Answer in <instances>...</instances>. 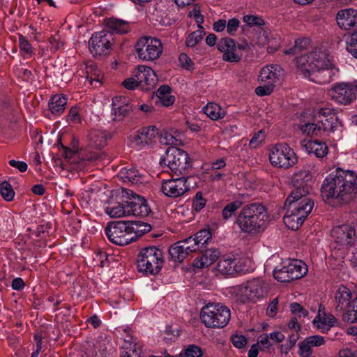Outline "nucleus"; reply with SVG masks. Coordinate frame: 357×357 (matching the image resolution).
<instances>
[{"label": "nucleus", "mask_w": 357, "mask_h": 357, "mask_svg": "<svg viewBox=\"0 0 357 357\" xmlns=\"http://www.w3.org/2000/svg\"><path fill=\"white\" fill-rule=\"evenodd\" d=\"M294 63L298 73L320 84L329 83L338 73L332 57L321 50L297 56Z\"/></svg>", "instance_id": "f257e3e1"}, {"label": "nucleus", "mask_w": 357, "mask_h": 357, "mask_svg": "<svg viewBox=\"0 0 357 357\" xmlns=\"http://www.w3.org/2000/svg\"><path fill=\"white\" fill-rule=\"evenodd\" d=\"M321 195L325 201L334 199L342 204L350 203L357 197V173L335 169L324 178Z\"/></svg>", "instance_id": "f03ea898"}, {"label": "nucleus", "mask_w": 357, "mask_h": 357, "mask_svg": "<svg viewBox=\"0 0 357 357\" xmlns=\"http://www.w3.org/2000/svg\"><path fill=\"white\" fill-rule=\"evenodd\" d=\"M268 219L266 208L261 204H248L241 210L236 224L241 231L255 234L262 231Z\"/></svg>", "instance_id": "7ed1b4c3"}, {"label": "nucleus", "mask_w": 357, "mask_h": 357, "mask_svg": "<svg viewBox=\"0 0 357 357\" xmlns=\"http://www.w3.org/2000/svg\"><path fill=\"white\" fill-rule=\"evenodd\" d=\"M200 319L207 328H222L228 324L231 312L229 307L222 303H208L202 307Z\"/></svg>", "instance_id": "20e7f679"}, {"label": "nucleus", "mask_w": 357, "mask_h": 357, "mask_svg": "<svg viewBox=\"0 0 357 357\" xmlns=\"http://www.w3.org/2000/svg\"><path fill=\"white\" fill-rule=\"evenodd\" d=\"M311 179L312 175L306 170H301L294 174L293 181L299 185L296 187L287 197L285 202L287 206L294 207L298 204L301 206L310 201L312 203V209L313 208L314 202L307 197L311 188L307 182Z\"/></svg>", "instance_id": "39448f33"}, {"label": "nucleus", "mask_w": 357, "mask_h": 357, "mask_svg": "<svg viewBox=\"0 0 357 357\" xmlns=\"http://www.w3.org/2000/svg\"><path fill=\"white\" fill-rule=\"evenodd\" d=\"M162 264V252L155 247L145 248L137 255V270L145 275H155L158 273Z\"/></svg>", "instance_id": "423d86ee"}, {"label": "nucleus", "mask_w": 357, "mask_h": 357, "mask_svg": "<svg viewBox=\"0 0 357 357\" xmlns=\"http://www.w3.org/2000/svg\"><path fill=\"white\" fill-rule=\"evenodd\" d=\"M335 299V310L345 311L344 320L354 323L357 321V294L348 287L341 285L336 290Z\"/></svg>", "instance_id": "0eeeda50"}, {"label": "nucleus", "mask_w": 357, "mask_h": 357, "mask_svg": "<svg viewBox=\"0 0 357 357\" xmlns=\"http://www.w3.org/2000/svg\"><path fill=\"white\" fill-rule=\"evenodd\" d=\"M160 164L162 167L168 168L175 175H182L190 166L189 156L182 149L170 146L160 158Z\"/></svg>", "instance_id": "6e6552de"}, {"label": "nucleus", "mask_w": 357, "mask_h": 357, "mask_svg": "<svg viewBox=\"0 0 357 357\" xmlns=\"http://www.w3.org/2000/svg\"><path fill=\"white\" fill-rule=\"evenodd\" d=\"M231 293L238 297L242 303L257 302L266 294L264 282L259 278H255L243 284L233 287Z\"/></svg>", "instance_id": "1a4fd4ad"}, {"label": "nucleus", "mask_w": 357, "mask_h": 357, "mask_svg": "<svg viewBox=\"0 0 357 357\" xmlns=\"http://www.w3.org/2000/svg\"><path fill=\"white\" fill-rule=\"evenodd\" d=\"M331 236L335 243V248L346 254L350 248L355 246L357 235L355 227L350 224L335 226L331 231Z\"/></svg>", "instance_id": "9d476101"}, {"label": "nucleus", "mask_w": 357, "mask_h": 357, "mask_svg": "<svg viewBox=\"0 0 357 357\" xmlns=\"http://www.w3.org/2000/svg\"><path fill=\"white\" fill-rule=\"evenodd\" d=\"M132 229H134V227L131 228L127 222L119 221L109 224L105 232L110 242L123 246L136 240L137 235L131 231Z\"/></svg>", "instance_id": "9b49d317"}, {"label": "nucleus", "mask_w": 357, "mask_h": 357, "mask_svg": "<svg viewBox=\"0 0 357 357\" xmlns=\"http://www.w3.org/2000/svg\"><path fill=\"white\" fill-rule=\"evenodd\" d=\"M135 52L140 60L153 61L161 56L163 52V45L161 41L150 36H144L138 40L135 44Z\"/></svg>", "instance_id": "f8f14e48"}, {"label": "nucleus", "mask_w": 357, "mask_h": 357, "mask_svg": "<svg viewBox=\"0 0 357 357\" xmlns=\"http://www.w3.org/2000/svg\"><path fill=\"white\" fill-rule=\"evenodd\" d=\"M269 160L273 167L283 169H289L298 161L294 151L286 143L273 146L269 153Z\"/></svg>", "instance_id": "ddd939ff"}, {"label": "nucleus", "mask_w": 357, "mask_h": 357, "mask_svg": "<svg viewBox=\"0 0 357 357\" xmlns=\"http://www.w3.org/2000/svg\"><path fill=\"white\" fill-rule=\"evenodd\" d=\"M312 116L323 127V130L326 133H332L342 127V123L339 121L336 110L328 105L319 106L313 109Z\"/></svg>", "instance_id": "4468645a"}, {"label": "nucleus", "mask_w": 357, "mask_h": 357, "mask_svg": "<svg viewBox=\"0 0 357 357\" xmlns=\"http://www.w3.org/2000/svg\"><path fill=\"white\" fill-rule=\"evenodd\" d=\"M328 96L340 105H349L357 97V81L336 82L327 91Z\"/></svg>", "instance_id": "2eb2a0df"}, {"label": "nucleus", "mask_w": 357, "mask_h": 357, "mask_svg": "<svg viewBox=\"0 0 357 357\" xmlns=\"http://www.w3.org/2000/svg\"><path fill=\"white\" fill-rule=\"evenodd\" d=\"M296 205L294 207L287 206V211L283 218L285 225L291 230H297L304 222L307 216L312 211V203L308 201L303 205Z\"/></svg>", "instance_id": "dca6fc26"}, {"label": "nucleus", "mask_w": 357, "mask_h": 357, "mask_svg": "<svg viewBox=\"0 0 357 357\" xmlns=\"http://www.w3.org/2000/svg\"><path fill=\"white\" fill-rule=\"evenodd\" d=\"M111 33L101 31L93 33L89 42V48L93 56H102L109 54L113 44Z\"/></svg>", "instance_id": "f3484780"}, {"label": "nucleus", "mask_w": 357, "mask_h": 357, "mask_svg": "<svg viewBox=\"0 0 357 357\" xmlns=\"http://www.w3.org/2000/svg\"><path fill=\"white\" fill-rule=\"evenodd\" d=\"M190 190L187 178L164 180L161 184V191L166 197L176 198L183 195Z\"/></svg>", "instance_id": "a211bd4d"}, {"label": "nucleus", "mask_w": 357, "mask_h": 357, "mask_svg": "<svg viewBox=\"0 0 357 357\" xmlns=\"http://www.w3.org/2000/svg\"><path fill=\"white\" fill-rule=\"evenodd\" d=\"M218 50L222 53V59L227 62L237 63L241 61L242 55L239 50L243 46L236 45L234 40L229 38H222L218 43Z\"/></svg>", "instance_id": "6ab92c4d"}, {"label": "nucleus", "mask_w": 357, "mask_h": 357, "mask_svg": "<svg viewBox=\"0 0 357 357\" xmlns=\"http://www.w3.org/2000/svg\"><path fill=\"white\" fill-rule=\"evenodd\" d=\"M196 251L197 245L191 238L179 241L169 249V253L172 260L178 262L183 261L188 255Z\"/></svg>", "instance_id": "aec40b11"}, {"label": "nucleus", "mask_w": 357, "mask_h": 357, "mask_svg": "<svg viewBox=\"0 0 357 357\" xmlns=\"http://www.w3.org/2000/svg\"><path fill=\"white\" fill-rule=\"evenodd\" d=\"M127 214L128 216L133 215L139 218H144L151 213V208L147 204L146 200L142 196H139L130 191V196L127 200Z\"/></svg>", "instance_id": "412c9836"}, {"label": "nucleus", "mask_w": 357, "mask_h": 357, "mask_svg": "<svg viewBox=\"0 0 357 357\" xmlns=\"http://www.w3.org/2000/svg\"><path fill=\"white\" fill-rule=\"evenodd\" d=\"M134 74L142 89H149L155 86L157 77L154 70L146 66L139 65L135 70Z\"/></svg>", "instance_id": "4be33fe9"}, {"label": "nucleus", "mask_w": 357, "mask_h": 357, "mask_svg": "<svg viewBox=\"0 0 357 357\" xmlns=\"http://www.w3.org/2000/svg\"><path fill=\"white\" fill-rule=\"evenodd\" d=\"M336 21L340 29L349 30L357 26V10L345 8L339 10L336 15Z\"/></svg>", "instance_id": "5701e85b"}, {"label": "nucleus", "mask_w": 357, "mask_h": 357, "mask_svg": "<svg viewBox=\"0 0 357 357\" xmlns=\"http://www.w3.org/2000/svg\"><path fill=\"white\" fill-rule=\"evenodd\" d=\"M281 72L282 69L279 66H266L260 70L258 80L261 83L272 84L275 86V83L279 80Z\"/></svg>", "instance_id": "b1692460"}, {"label": "nucleus", "mask_w": 357, "mask_h": 357, "mask_svg": "<svg viewBox=\"0 0 357 357\" xmlns=\"http://www.w3.org/2000/svg\"><path fill=\"white\" fill-rule=\"evenodd\" d=\"M128 99L123 96H116L112 99V114L116 121L122 120L130 111L131 106Z\"/></svg>", "instance_id": "393cba45"}, {"label": "nucleus", "mask_w": 357, "mask_h": 357, "mask_svg": "<svg viewBox=\"0 0 357 357\" xmlns=\"http://www.w3.org/2000/svg\"><path fill=\"white\" fill-rule=\"evenodd\" d=\"M217 269L225 275H233L243 271L241 266L238 265L237 259L232 256L222 258L218 263Z\"/></svg>", "instance_id": "a878e982"}, {"label": "nucleus", "mask_w": 357, "mask_h": 357, "mask_svg": "<svg viewBox=\"0 0 357 357\" xmlns=\"http://www.w3.org/2000/svg\"><path fill=\"white\" fill-rule=\"evenodd\" d=\"M89 144L97 149H102L107 144L109 139L112 138L110 132L102 130H91L88 135Z\"/></svg>", "instance_id": "bb28decb"}, {"label": "nucleus", "mask_w": 357, "mask_h": 357, "mask_svg": "<svg viewBox=\"0 0 357 357\" xmlns=\"http://www.w3.org/2000/svg\"><path fill=\"white\" fill-rule=\"evenodd\" d=\"M337 322V319L333 314H321L320 310L313 320L314 325L324 333H327Z\"/></svg>", "instance_id": "cd10ccee"}, {"label": "nucleus", "mask_w": 357, "mask_h": 357, "mask_svg": "<svg viewBox=\"0 0 357 357\" xmlns=\"http://www.w3.org/2000/svg\"><path fill=\"white\" fill-rule=\"evenodd\" d=\"M284 264L288 268L289 275L292 280L300 279L307 273V267L301 260L291 259L287 262H284Z\"/></svg>", "instance_id": "c85d7f7f"}, {"label": "nucleus", "mask_w": 357, "mask_h": 357, "mask_svg": "<svg viewBox=\"0 0 357 357\" xmlns=\"http://www.w3.org/2000/svg\"><path fill=\"white\" fill-rule=\"evenodd\" d=\"M220 251L215 248L205 250L200 258L195 260L194 266L198 268H204L210 266L219 257Z\"/></svg>", "instance_id": "c756f323"}, {"label": "nucleus", "mask_w": 357, "mask_h": 357, "mask_svg": "<svg viewBox=\"0 0 357 357\" xmlns=\"http://www.w3.org/2000/svg\"><path fill=\"white\" fill-rule=\"evenodd\" d=\"M302 146L310 154H313L317 158H324L328 153V146L326 143L318 140L302 142Z\"/></svg>", "instance_id": "7c9ffc66"}, {"label": "nucleus", "mask_w": 357, "mask_h": 357, "mask_svg": "<svg viewBox=\"0 0 357 357\" xmlns=\"http://www.w3.org/2000/svg\"><path fill=\"white\" fill-rule=\"evenodd\" d=\"M67 103L68 98L65 95L55 94L49 100V109L52 114L60 116L65 111Z\"/></svg>", "instance_id": "2f4dec72"}, {"label": "nucleus", "mask_w": 357, "mask_h": 357, "mask_svg": "<svg viewBox=\"0 0 357 357\" xmlns=\"http://www.w3.org/2000/svg\"><path fill=\"white\" fill-rule=\"evenodd\" d=\"M86 78L89 83L94 87L101 86L103 79L102 72L96 65L91 64L86 67Z\"/></svg>", "instance_id": "473e14b6"}, {"label": "nucleus", "mask_w": 357, "mask_h": 357, "mask_svg": "<svg viewBox=\"0 0 357 357\" xmlns=\"http://www.w3.org/2000/svg\"><path fill=\"white\" fill-rule=\"evenodd\" d=\"M299 128L303 135L308 137L321 136L323 132H326L323 130V127L314 121L312 117L311 121L301 124Z\"/></svg>", "instance_id": "72a5a7b5"}, {"label": "nucleus", "mask_w": 357, "mask_h": 357, "mask_svg": "<svg viewBox=\"0 0 357 357\" xmlns=\"http://www.w3.org/2000/svg\"><path fill=\"white\" fill-rule=\"evenodd\" d=\"M119 176L123 182L137 184L142 181V175L135 167H123L119 172Z\"/></svg>", "instance_id": "f704fd0d"}, {"label": "nucleus", "mask_w": 357, "mask_h": 357, "mask_svg": "<svg viewBox=\"0 0 357 357\" xmlns=\"http://www.w3.org/2000/svg\"><path fill=\"white\" fill-rule=\"evenodd\" d=\"M171 91L172 89L168 85H162L157 90L156 96L163 106L168 107L174 102L175 98L171 95Z\"/></svg>", "instance_id": "c9c22d12"}, {"label": "nucleus", "mask_w": 357, "mask_h": 357, "mask_svg": "<svg viewBox=\"0 0 357 357\" xmlns=\"http://www.w3.org/2000/svg\"><path fill=\"white\" fill-rule=\"evenodd\" d=\"M204 112L211 119L216 121L225 116V111L219 105L214 102L208 103L204 108Z\"/></svg>", "instance_id": "e433bc0d"}, {"label": "nucleus", "mask_w": 357, "mask_h": 357, "mask_svg": "<svg viewBox=\"0 0 357 357\" xmlns=\"http://www.w3.org/2000/svg\"><path fill=\"white\" fill-rule=\"evenodd\" d=\"M106 26L111 31L118 33H125L128 31V22L122 20L109 18L106 21Z\"/></svg>", "instance_id": "4c0bfd02"}, {"label": "nucleus", "mask_w": 357, "mask_h": 357, "mask_svg": "<svg viewBox=\"0 0 357 357\" xmlns=\"http://www.w3.org/2000/svg\"><path fill=\"white\" fill-rule=\"evenodd\" d=\"M127 211V201L123 203H119L114 206H107L105 209L106 213L113 218L128 216Z\"/></svg>", "instance_id": "58836bf2"}, {"label": "nucleus", "mask_w": 357, "mask_h": 357, "mask_svg": "<svg viewBox=\"0 0 357 357\" xmlns=\"http://www.w3.org/2000/svg\"><path fill=\"white\" fill-rule=\"evenodd\" d=\"M14 216L10 212L0 213V232L7 233L14 229Z\"/></svg>", "instance_id": "ea45409f"}, {"label": "nucleus", "mask_w": 357, "mask_h": 357, "mask_svg": "<svg viewBox=\"0 0 357 357\" xmlns=\"http://www.w3.org/2000/svg\"><path fill=\"white\" fill-rule=\"evenodd\" d=\"M19 47L24 58H30L34 55V48L28 39L22 34H19Z\"/></svg>", "instance_id": "a19ab883"}, {"label": "nucleus", "mask_w": 357, "mask_h": 357, "mask_svg": "<svg viewBox=\"0 0 357 357\" xmlns=\"http://www.w3.org/2000/svg\"><path fill=\"white\" fill-rule=\"evenodd\" d=\"M205 35V31L203 26H198V29L190 33L186 39L185 44L188 47H192L202 41Z\"/></svg>", "instance_id": "79ce46f5"}, {"label": "nucleus", "mask_w": 357, "mask_h": 357, "mask_svg": "<svg viewBox=\"0 0 357 357\" xmlns=\"http://www.w3.org/2000/svg\"><path fill=\"white\" fill-rule=\"evenodd\" d=\"M211 237L212 234L209 230L202 229L190 238L194 240V242L197 245V250H198L200 245H204V244L207 243Z\"/></svg>", "instance_id": "37998d69"}, {"label": "nucleus", "mask_w": 357, "mask_h": 357, "mask_svg": "<svg viewBox=\"0 0 357 357\" xmlns=\"http://www.w3.org/2000/svg\"><path fill=\"white\" fill-rule=\"evenodd\" d=\"M34 340L36 343V349L32 352L31 357H42L47 351V344L43 341L42 335L36 334L34 335Z\"/></svg>", "instance_id": "c03bdc74"}, {"label": "nucleus", "mask_w": 357, "mask_h": 357, "mask_svg": "<svg viewBox=\"0 0 357 357\" xmlns=\"http://www.w3.org/2000/svg\"><path fill=\"white\" fill-rule=\"evenodd\" d=\"M273 276L275 280L280 282H289L292 281L289 275L288 268L283 263L280 268L276 267L273 271Z\"/></svg>", "instance_id": "a18cd8bd"}, {"label": "nucleus", "mask_w": 357, "mask_h": 357, "mask_svg": "<svg viewBox=\"0 0 357 357\" xmlns=\"http://www.w3.org/2000/svg\"><path fill=\"white\" fill-rule=\"evenodd\" d=\"M141 346L137 343H130L121 351V357H141Z\"/></svg>", "instance_id": "49530a36"}, {"label": "nucleus", "mask_w": 357, "mask_h": 357, "mask_svg": "<svg viewBox=\"0 0 357 357\" xmlns=\"http://www.w3.org/2000/svg\"><path fill=\"white\" fill-rule=\"evenodd\" d=\"M242 206V202L239 200H235L228 204H227L222 211V215L224 220H227L229 219L235 213V211L240 208Z\"/></svg>", "instance_id": "de8ad7c7"}, {"label": "nucleus", "mask_w": 357, "mask_h": 357, "mask_svg": "<svg viewBox=\"0 0 357 357\" xmlns=\"http://www.w3.org/2000/svg\"><path fill=\"white\" fill-rule=\"evenodd\" d=\"M0 194L6 201H11L14 198L15 192L7 181H3L0 184Z\"/></svg>", "instance_id": "09e8293b"}, {"label": "nucleus", "mask_w": 357, "mask_h": 357, "mask_svg": "<svg viewBox=\"0 0 357 357\" xmlns=\"http://www.w3.org/2000/svg\"><path fill=\"white\" fill-rule=\"evenodd\" d=\"M243 22L249 26H261L264 24V20L256 15H245L243 17Z\"/></svg>", "instance_id": "8fccbe9b"}, {"label": "nucleus", "mask_w": 357, "mask_h": 357, "mask_svg": "<svg viewBox=\"0 0 357 357\" xmlns=\"http://www.w3.org/2000/svg\"><path fill=\"white\" fill-rule=\"evenodd\" d=\"M160 142L165 145H170L171 146L176 147V146L181 144V140L173 136L171 133L163 132L160 137Z\"/></svg>", "instance_id": "3c124183"}, {"label": "nucleus", "mask_w": 357, "mask_h": 357, "mask_svg": "<svg viewBox=\"0 0 357 357\" xmlns=\"http://www.w3.org/2000/svg\"><path fill=\"white\" fill-rule=\"evenodd\" d=\"M264 38L265 42L267 45V50L269 52H274L279 47V43L276 38L269 37L266 32L264 31L261 36V38Z\"/></svg>", "instance_id": "603ef678"}, {"label": "nucleus", "mask_w": 357, "mask_h": 357, "mask_svg": "<svg viewBox=\"0 0 357 357\" xmlns=\"http://www.w3.org/2000/svg\"><path fill=\"white\" fill-rule=\"evenodd\" d=\"M138 131L141 137H143V142L145 144L149 143L155 136V130L154 128H143Z\"/></svg>", "instance_id": "864d4df0"}, {"label": "nucleus", "mask_w": 357, "mask_h": 357, "mask_svg": "<svg viewBox=\"0 0 357 357\" xmlns=\"http://www.w3.org/2000/svg\"><path fill=\"white\" fill-rule=\"evenodd\" d=\"M347 50L354 57L357 59V31L352 33L347 44Z\"/></svg>", "instance_id": "5fc2aeb1"}, {"label": "nucleus", "mask_w": 357, "mask_h": 357, "mask_svg": "<svg viewBox=\"0 0 357 357\" xmlns=\"http://www.w3.org/2000/svg\"><path fill=\"white\" fill-rule=\"evenodd\" d=\"M240 26V21L235 17L229 19L226 23V31L231 36H234Z\"/></svg>", "instance_id": "6e6d98bb"}, {"label": "nucleus", "mask_w": 357, "mask_h": 357, "mask_svg": "<svg viewBox=\"0 0 357 357\" xmlns=\"http://www.w3.org/2000/svg\"><path fill=\"white\" fill-rule=\"evenodd\" d=\"M129 142L130 145L135 148L137 149H139L142 146L145 144L143 142V137H141V135L139 131L133 133L129 137Z\"/></svg>", "instance_id": "4d7b16f0"}, {"label": "nucleus", "mask_w": 357, "mask_h": 357, "mask_svg": "<svg viewBox=\"0 0 357 357\" xmlns=\"http://www.w3.org/2000/svg\"><path fill=\"white\" fill-rule=\"evenodd\" d=\"M97 348L101 357H109L114 352V349L109 342L106 343L104 342L102 344L98 345Z\"/></svg>", "instance_id": "13d9d810"}, {"label": "nucleus", "mask_w": 357, "mask_h": 357, "mask_svg": "<svg viewBox=\"0 0 357 357\" xmlns=\"http://www.w3.org/2000/svg\"><path fill=\"white\" fill-rule=\"evenodd\" d=\"M275 86L272 84H264L255 89V93L258 96H265L270 95L274 89Z\"/></svg>", "instance_id": "bf43d9fd"}, {"label": "nucleus", "mask_w": 357, "mask_h": 357, "mask_svg": "<svg viewBox=\"0 0 357 357\" xmlns=\"http://www.w3.org/2000/svg\"><path fill=\"white\" fill-rule=\"evenodd\" d=\"M265 139V132L263 130H259L255 133L250 141V146L252 148L258 147Z\"/></svg>", "instance_id": "052dcab7"}, {"label": "nucleus", "mask_w": 357, "mask_h": 357, "mask_svg": "<svg viewBox=\"0 0 357 357\" xmlns=\"http://www.w3.org/2000/svg\"><path fill=\"white\" fill-rule=\"evenodd\" d=\"M206 206V200L203 198L202 193L198 192L192 202V207L196 211H200Z\"/></svg>", "instance_id": "680f3d73"}, {"label": "nucleus", "mask_w": 357, "mask_h": 357, "mask_svg": "<svg viewBox=\"0 0 357 357\" xmlns=\"http://www.w3.org/2000/svg\"><path fill=\"white\" fill-rule=\"evenodd\" d=\"M49 42L54 52L59 50L64 45V42L62 40L61 36L57 33L52 36L49 39Z\"/></svg>", "instance_id": "e2e57ef3"}, {"label": "nucleus", "mask_w": 357, "mask_h": 357, "mask_svg": "<svg viewBox=\"0 0 357 357\" xmlns=\"http://www.w3.org/2000/svg\"><path fill=\"white\" fill-rule=\"evenodd\" d=\"M306 343L309 344L312 347H320L325 343L324 337L321 335H312L305 339Z\"/></svg>", "instance_id": "0e129e2a"}, {"label": "nucleus", "mask_w": 357, "mask_h": 357, "mask_svg": "<svg viewBox=\"0 0 357 357\" xmlns=\"http://www.w3.org/2000/svg\"><path fill=\"white\" fill-rule=\"evenodd\" d=\"M308 43V40L306 38L298 39L295 41V45L294 48L286 50L284 52L285 54H294L297 50H300L301 48L306 47Z\"/></svg>", "instance_id": "69168bd1"}, {"label": "nucleus", "mask_w": 357, "mask_h": 357, "mask_svg": "<svg viewBox=\"0 0 357 357\" xmlns=\"http://www.w3.org/2000/svg\"><path fill=\"white\" fill-rule=\"evenodd\" d=\"M202 349L197 346H190L181 357H202Z\"/></svg>", "instance_id": "338daca9"}, {"label": "nucleus", "mask_w": 357, "mask_h": 357, "mask_svg": "<svg viewBox=\"0 0 357 357\" xmlns=\"http://www.w3.org/2000/svg\"><path fill=\"white\" fill-rule=\"evenodd\" d=\"M312 348L309 344L306 343V340H304L299 343V355L301 357H310L312 354Z\"/></svg>", "instance_id": "774afa93"}]
</instances>
